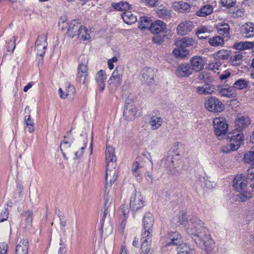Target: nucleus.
<instances>
[{
  "label": "nucleus",
  "instance_id": "obj_1",
  "mask_svg": "<svg viewBox=\"0 0 254 254\" xmlns=\"http://www.w3.org/2000/svg\"><path fill=\"white\" fill-rule=\"evenodd\" d=\"M187 233L197 242V239L207 232L208 229L203 226V223L197 217H191L186 225Z\"/></svg>",
  "mask_w": 254,
  "mask_h": 254
},
{
  "label": "nucleus",
  "instance_id": "obj_2",
  "mask_svg": "<svg viewBox=\"0 0 254 254\" xmlns=\"http://www.w3.org/2000/svg\"><path fill=\"white\" fill-rule=\"evenodd\" d=\"M180 155L179 153L174 155H168L165 162V167L169 174H176L179 172L178 168L180 167L181 161L179 159Z\"/></svg>",
  "mask_w": 254,
  "mask_h": 254
},
{
  "label": "nucleus",
  "instance_id": "obj_3",
  "mask_svg": "<svg viewBox=\"0 0 254 254\" xmlns=\"http://www.w3.org/2000/svg\"><path fill=\"white\" fill-rule=\"evenodd\" d=\"M205 107L209 112L214 113H220L225 109V106L221 101L213 96L209 97L205 101Z\"/></svg>",
  "mask_w": 254,
  "mask_h": 254
},
{
  "label": "nucleus",
  "instance_id": "obj_4",
  "mask_svg": "<svg viewBox=\"0 0 254 254\" xmlns=\"http://www.w3.org/2000/svg\"><path fill=\"white\" fill-rule=\"evenodd\" d=\"M129 206L132 211L140 210L145 206V199L139 192L135 191L130 198Z\"/></svg>",
  "mask_w": 254,
  "mask_h": 254
},
{
  "label": "nucleus",
  "instance_id": "obj_5",
  "mask_svg": "<svg viewBox=\"0 0 254 254\" xmlns=\"http://www.w3.org/2000/svg\"><path fill=\"white\" fill-rule=\"evenodd\" d=\"M147 159L145 156H139L137 157L133 163L131 167L132 175L137 179H140V175L143 172V168L145 166Z\"/></svg>",
  "mask_w": 254,
  "mask_h": 254
},
{
  "label": "nucleus",
  "instance_id": "obj_6",
  "mask_svg": "<svg viewBox=\"0 0 254 254\" xmlns=\"http://www.w3.org/2000/svg\"><path fill=\"white\" fill-rule=\"evenodd\" d=\"M137 110L133 100L129 96L126 101V109L124 112L125 119L128 121L133 120L136 116Z\"/></svg>",
  "mask_w": 254,
  "mask_h": 254
},
{
  "label": "nucleus",
  "instance_id": "obj_7",
  "mask_svg": "<svg viewBox=\"0 0 254 254\" xmlns=\"http://www.w3.org/2000/svg\"><path fill=\"white\" fill-rule=\"evenodd\" d=\"M213 123L214 131L217 136H221L226 133L228 125L223 118H216L214 119Z\"/></svg>",
  "mask_w": 254,
  "mask_h": 254
},
{
  "label": "nucleus",
  "instance_id": "obj_8",
  "mask_svg": "<svg viewBox=\"0 0 254 254\" xmlns=\"http://www.w3.org/2000/svg\"><path fill=\"white\" fill-rule=\"evenodd\" d=\"M88 60L84 57L81 58V63L77 68V77L80 82L84 83L88 75Z\"/></svg>",
  "mask_w": 254,
  "mask_h": 254
},
{
  "label": "nucleus",
  "instance_id": "obj_9",
  "mask_svg": "<svg viewBox=\"0 0 254 254\" xmlns=\"http://www.w3.org/2000/svg\"><path fill=\"white\" fill-rule=\"evenodd\" d=\"M124 71V67L123 66L119 65L117 66L109 78L110 84H113L116 86H119L122 81Z\"/></svg>",
  "mask_w": 254,
  "mask_h": 254
},
{
  "label": "nucleus",
  "instance_id": "obj_10",
  "mask_svg": "<svg viewBox=\"0 0 254 254\" xmlns=\"http://www.w3.org/2000/svg\"><path fill=\"white\" fill-rule=\"evenodd\" d=\"M196 243H198L199 245L202 244L204 247L206 252H210L214 247L213 240L210 238L209 231L205 233V234L201 235L197 239Z\"/></svg>",
  "mask_w": 254,
  "mask_h": 254
},
{
  "label": "nucleus",
  "instance_id": "obj_11",
  "mask_svg": "<svg viewBox=\"0 0 254 254\" xmlns=\"http://www.w3.org/2000/svg\"><path fill=\"white\" fill-rule=\"evenodd\" d=\"M48 45L47 42V36L42 35L38 37L35 42V50L37 51V55L41 57L44 56Z\"/></svg>",
  "mask_w": 254,
  "mask_h": 254
},
{
  "label": "nucleus",
  "instance_id": "obj_12",
  "mask_svg": "<svg viewBox=\"0 0 254 254\" xmlns=\"http://www.w3.org/2000/svg\"><path fill=\"white\" fill-rule=\"evenodd\" d=\"M193 22L190 20H185L179 23L177 27V33L178 35L184 36L188 34L194 28Z\"/></svg>",
  "mask_w": 254,
  "mask_h": 254
},
{
  "label": "nucleus",
  "instance_id": "obj_13",
  "mask_svg": "<svg viewBox=\"0 0 254 254\" xmlns=\"http://www.w3.org/2000/svg\"><path fill=\"white\" fill-rule=\"evenodd\" d=\"M233 186L237 191L241 192L246 190L247 181L244 176L242 174H238L234 178Z\"/></svg>",
  "mask_w": 254,
  "mask_h": 254
},
{
  "label": "nucleus",
  "instance_id": "obj_14",
  "mask_svg": "<svg viewBox=\"0 0 254 254\" xmlns=\"http://www.w3.org/2000/svg\"><path fill=\"white\" fill-rule=\"evenodd\" d=\"M117 174L116 173V169L115 166L114 168H112V166H110V164L106 165V188L110 187L114 183L117 179Z\"/></svg>",
  "mask_w": 254,
  "mask_h": 254
},
{
  "label": "nucleus",
  "instance_id": "obj_15",
  "mask_svg": "<svg viewBox=\"0 0 254 254\" xmlns=\"http://www.w3.org/2000/svg\"><path fill=\"white\" fill-rule=\"evenodd\" d=\"M190 63L191 64V68L192 70L198 72L204 68L206 61L203 57L195 56L190 59Z\"/></svg>",
  "mask_w": 254,
  "mask_h": 254
},
{
  "label": "nucleus",
  "instance_id": "obj_16",
  "mask_svg": "<svg viewBox=\"0 0 254 254\" xmlns=\"http://www.w3.org/2000/svg\"><path fill=\"white\" fill-rule=\"evenodd\" d=\"M151 32L154 34L167 32V25L163 21L157 20L151 23L150 26Z\"/></svg>",
  "mask_w": 254,
  "mask_h": 254
},
{
  "label": "nucleus",
  "instance_id": "obj_17",
  "mask_svg": "<svg viewBox=\"0 0 254 254\" xmlns=\"http://www.w3.org/2000/svg\"><path fill=\"white\" fill-rule=\"evenodd\" d=\"M241 33L246 38L254 37V23L251 22H246L241 27Z\"/></svg>",
  "mask_w": 254,
  "mask_h": 254
},
{
  "label": "nucleus",
  "instance_id": "obj_18",
  "mask_svg": "<svg viewBox=\"0 0 254 254\" xmlns=\"http://www.w3.org/2000/svg\"><path fill=\"white\" fill-rule=\"evenodd\" d=\"M192 73V69L189 64H181L177 67L175 73L179 77H188Z\"/></svg>",
  "mask_w": 254,
  "mask_h": 254
},
{
  "label": "nucleus",
  "instance_id": "obj_19",
  "mask_svg": "<svg viewBox=\"0 0 254 254\" xmlns=\"http://www.w3.org/2000/svg\"><path fill=\"white\" fill-rule=\"evenodd\" d=\"M230 135L228 137L229 141L232 144L238 146V148L239 149L244 140L242 131L241 130H237Z\"/></svg>",
  "mask_w": 254,
  "mask_h": 254
},
{
  "label": "nucleus",
  "instance_id": "obj_20",
  "mask_svg": "<svg viewBox=\"0 0 254 254\" xmlns=\"http://www.w3.org/2000/svg\"><path fill=\"white\" fill-rule=\"evenodd\" d=\"M217 91L220 96L228 98L235 97L237 94L236 90L232 86L220 87L218 88Z\"/></svg>",
  "mask_w": 254,
  "mask_h": 254
},
{
  "label": "nucleus",
  "instance_id": "obj_21",
  "mask_svg": "<svg viewBox=\"0 0 254 254\" xmlns=\"http://www.w3.org/2000/svg\"><path fill=\"white\" fill-rule=\"evenodd\" d=\"M107 78L106 72L103 70H100L95 75V81L98 85V88L101 91L104 90L105 86V81Z\"/></svg>",
  "mask_w": 254,
  "mask_h": 254
},
{
  "label": "nucleus",
  "instance_id": "obj_22",
  "mask_svg": "<svg viewBox=\"0 0 254 254\" xmlns=\"http://www.w3.org/2000/svg\"><path fill=\"white\" fill-rule=\"evenodd\" d=\"M75 92L74 87L70 84H68L64 91H63L61 88L59 89V94L62 99L68 98L70 99H73Z\"/></svg>",
  "mask_w": 254,
  "mask_h": 254
},
{
  "label": "nucleus",
  "instance_id": "obj_23",
  "mask_svg": "<svg viewBox=\"0 0 254 254\" xmlns=\"http://www.w3.org/2000/svg\"><path fill=\"white\" fill-rule=\"evenodd\" d=\"M156 69L151 67H145L142 71V77L144 81L150 84L154 80L155 75Z\"/></svg>",
  "mask_w": 254,
  "mask_h": 254
},
{
  "label": "nucleus",
  "instance_id": "obj_24",
  "mask_svg": "<svg viewBox=\"0 0 254 254\" xmlns=\"http://www.w3.org/2000/svg\"><path fill=\"white\" fill-rule=\"evenodd\" d=\"M169 241L166 244L167 246L182 245V238L180 234L178 232H172L168 234Z\"/></svg>",
  "mask_w": 254,
  "mask_h": 254
},
{
  "label": "nucleus",
  "instance_id": "obj_25",
  "mask_svg": "<svg viewBox=\"0 0 254 254\" xmlns=\"http://www.w3.org/2000/svg\"><path fill=\"white\" fill-rule=\"evenodd\" d=\"M106 162L107 165L110 164L112 168L115 166L116 157L114 154V149L112 146L107 145L106 150Z\"/></svg>",
  "mask_w": 254,
  "mask_h": 254
},
{
  "label": "nucleus",
  "instance_id": "obj_26",
  "mask_svg": "<svg viewBox=\"0 0 254 254\" xmlns=\"http://www.w3.org/2000/svg\"><path fill=\"white\" fill-rule=\"evenodd\" d=\"M29 242L27 239L20 240L16 247L15 254H28Z\"/></svg>",
  "mask_w": 254,
  "mask_h": 254
},
{
  "label": "nucleus",
  "instance_id": "obj_27",
  "mask_svg": "<svg viewBox=\"0 0 254 254\" xmlns=\"http://www.w3.org/2000/svg\"><path fill=\"white\" fill-rule=\"evenodd\" d=\"M87 143V140L86 138H85L83 140V143L78 142L74 146V150L79 149L78 150H75L74 152V156L73 159H76L80 158L83 152L84 149L86 147Z\"/></svg>",
  "mask_w": 254,
  "mask_h": 254
},
{
  "label": "nucleus",
  "instance_id": "obj_28",
  "mask_svg": "<svg viewBox=\"0 0 254 254\" xmlns=\"http://www.w3.org/2000/svg\"><path fill=\"white\" fill-rule=\"evenodd\" d=\"M172 7L174 10L181 12H189L190 10V5L184 1H175L172 4Z\"/></svg>",
  "mask_w": 254,
  "mask_h": 254
},
{
  "label": "nucleus",
  "instance_id": "obj_29",
  "mask_svg": "<svg viewBox=\"0 0 254 254\" xmlns=\"http://www.w3.org/2000/svg\"><path fill=\"white\" fill-rule=\"evenodd\" d=\"M213 11V7L212 5L206 4L202 6L196 12V15L199 17H206L211 14Z\"/></svg>",
  "mask_w": 254,
  "mask_h": 254
},
{
  "label": "nucleus",
  "instance_id": "obj_30",
  "mask_svg": "<svg viewBox=\"0 0 254 254\" xmlns=\"http://www.w3.org/2000/svg\"><path fill=\"white\" fill-rule=\"evenodd\" d=\"M60 148L64 157L66 159H67V158H66L65 157L66 154L68 155L72 154L73 149L70 148V143L65 140V138L61 143Z\"/></svg>",
  "mask_w": 254,
  "mask_h": 254
},
{
  "label": "nucleus",
  "instance_id": "obj_31",
  "mask_svg": "<svg viewBox=\"0 0 254 254\" xmlns=\"http://www.w3.org/2000/svg\"><path fill=\"white\" fill-rule=\"evenodd\" d=\"M163 124V119L159 116H154L150 118L149 125L152 130L160 128Z\"/></svg>",
  "mask_w": 254,
  "mask_h": 254
},
{
  "label": "nucleus",
  "instance_id": "obj_32",
  "mask_svg": "<svg viewBox=\"0 0 254 254\" xmlns=\"http://www.w3.org/2000/svg\"><path fill=\"white\" fill-rule=\"evenodd\" d=\"M196 44V42L194 39L188 37H184L177 42V46L182 48L192 46Z\"/></svg>",
  "mask_w": 254,
  "mask_h": 254
},
{
  "label": "nucleus",
  "instance_id": "obj_33",
  "mask_svg": "<svg viewBox=\"0 0 254 254\" xmlns=\"http://www.w3.org/2000/svg\"><path fill=\"white\" fill-rule=\"evenodd\" d=\"M121 17L124 21L129 25L134 23L137 21V17L131 11L127 10L123 13Z\"/></svg>",
  "mask_w": 254,
  "mask_h": 254
},
{
  "label": "nucleus",
  "instance_id": "obj_34",
  "mask_svg": "<svg viewBox=\"0 0 254 254\" xmlns=\"http://www.w3.org/2000/svg\"><path fill=\"white\" fill-rule=\"evenodd\" d=\"M79 23L78 20L74 19L70 21L67 29V34L72 37L77 35V29L79 27Z\"/></svg>",
  "mask_w": 254,
  "mask_h": 254
},
{
  "label": "nucleus",
  "instance_id": "obj_35",
  "mask_svg": "<svg viewBox=\"0 0 254 254\" xmlns=\"http://www.w3.org/2000/svg\"><path fill=\"white\" fill-rule=\"evenodd\" d=\"M216 28L217 32L222 35L228 37L229 34L230 27L226 23H219L216 25Z\"/></svg>",
  "mask_w": 254,
  "mask_h": 254
},
{
  "label": "nucleus",
  "instance_id": "obj_36",
  "mask_svg": "<svg viewBox=\"0 0 254 254\" xmlns=\"http://www.w3.org/2000/svg\"><path fill=\"white\" fill-rule=\"evenodd\" d=\"M189 220V219H188V218L187 217L186 214L183 212L179 213L174 218V223L176 225H184L185 228L187 223L188 222Z\"/></svg>",
  "mask_w": 254,
  "mask_h": 254
},
{
  "label": "nucleus",
  "instance_id": "obj_37",
  "mask_svg": "<svg viewBox=\"0 0 254 254\" xmlns=\"http://www.w3.org/2000/svg\"><path fill=\"white\" fill-rule=\"evenodd\" d=\"M112 203V198L111 197V196H109L108 195V193H107V194L104 197V214L103 216V218L102 219L101 223V231H103L104 229V225H103V218L106 217V215L107 213V210L109 208V207L110 206V205Z\"/></svg>",
  "mask_w": 254,
  "mask_h": 254
},
{
  "label": "nucleus",
  "instance_id": "obj_38",
  "mask_svg": "<svg viewBox=\"0 0 254 254\" xmlns=\"http://www.w3.org/2000/svg\"><path fill=\"white\" fill-rule=\"evenodd\" d=\"M243 159L245 163L254 165V147L244 154Z\"/></svg>",
  "mask_w": 254,
  "mask_h": 254
},
{
  "label": "nucleus",
  "instance_id": "obj_39",
  "mask_svg": "<svg viewBox=\"0 0 254 254\" xmlns=\"http://www.w3.org/2000/svg\"><path fill=\"white\" fill-rule=\"evenodd\" d=\"M144 229H152L154 224L153 216L150 213H147L143 218Z\"/></svg>",
  "mask_w": 254,
  "mask_h": 254
},
{
  "label": "nucleus",
  "instance_id": "obj_40",
  "mask_svg": "<svg viewBox=\"0 0 254 254\" xmlns=\"http://www.w3.org/2000/svg\"><path fill=\"white\" fill-rule=\"evenodd\" d=\"M236 125L241 130V129L246 127L250 125L249 118L246 116H241L239 117L236 122Z\"/></svg>",
  "mask_w": 254,
  "mask_h": 254
},
{
  "label": "nucleus",
  "instance_id": "obj_41",
  "mask_svg": "<svg viewBox=\"0 0 254 254\" xmlns=\"http://www.w3.org/2000/svg\"><path fill=\"white\" fill-rule=\"evenodd\" d=\"M79 38L86 40L90 39V31L88 30L85 27L81 26L79 27L77 31Z\"/></svg>",
  "mask_w": 254,
  "mask_h": 254
},
{
  "label": "nucleus",
  "instance_id": "obj_42",
  "mask_svg": "<svg viewBox=\"0 0 254 254\" xmlns=\"http://www.w3.org/2000/svg\"><path fill=\"white\" fill-rule=\"evenodd\" d=\"M197 92L199 94H210L214 92L213 87L208 84H205L203 86L197 87Z\"/></svg>",
  "mask_w": 254,
  "mask_h": 254
},
{
  "label": "nucleus",
  "instance_id": "obj_43",
  "mask_svg": "<svg viewBox=\"0 0 254 254\" xmlns=\"http://www.w3.org/2000/svg\"><path fill=\"white\" fill-rule=\"evenodd\" d=\"M178 254H196L195 251L185 244L180 245L177 248Z\"/></svg>",
  "mask_w": 254,
  "mask_h": 254
},
{
  "label": "nucleus",
  "instance_id": "obj_44",
  "mask_svg": "<svg viewBox=\"0 0 254 254\" xmlns=\"http://www.w3.org/2000/svg\"><path fill=\"white\" fill-rule=\"evenodd\" d=\"M230 51L227 50L222 49L213 54L214 59L217 60L227 59L230 55Z\"/></svg>",
  "mask_w": 254,
  "mask_h": 254
},
{
  "label": "nucleus",
  "instance_id": "obj_45",
  "mask_svg": "<svg viewBox=\"0 0 254 254\" xmlns=\"http://www.w3.org/2000/svg\"><path fill=\"white\" fill-rule=\"evenodd\" d=\"M243 55L241 54H235L231 56L229 63L232 65L237 66L242 63Z\"/></svg>",
  "mask_w": 254,
  "mask_h": 254
},
{
  "label": "nucleus",
  "instance_id": "obj_46",
  "mask_svg": "<svg viewBox=\"0 0 254 254\" xmlns=\"http://www.w3.org/2000/svg\"><path fill=\"white\" fill-rule=\"evenodd\" d=\"M208 42L211 46L217 47L222 45L224 41L221 36H217L209 38Z\"/></svg>",
  "mask_w": 254,
  "mask_h": 254
},
{
  "label": "nucleus",
  "instance_id": "obj_47",
  "mask_svg": "<svg viewBox=\"0 0 254 254\" xmlns=\"http://www.w3.org/2000/svg\"><path fill=\"white\" fill-rule=\"evenodd\" d=\"M156 13L158 17L164 19H169L171 17V11L165 8L157 9Z\"/></svg>",
  "mask_w": 254,
  "mask_h": 254
},
{
  "label": "nucleus",
  "instance_id": "obj_48",
  "mask_svg": "<svg viewBox=\"0 0 254 254\" xmlns=\"http://www.w3.org/2000/svg\"><path fill=\"white\" fill-rule=\"evenodd\" d=\"M114 8L119 11H127L131 8V5L126 1H120L113 4Z\"/></svg>",
  "mask_w": 254,
  "mask_h": 254
},
{
  "label": "nucleus",
  "instance_id": "obj_49",
  "mask_svg": "<svg viewBox=\"0 0 254 254\" xmlns=\"http://www.w3.org/2000/svg\"><path fill=\"white\" fill-rule=\"evenodd\" d=\"M144 231L141 234L142 242L150 243L152 238V229H144Z\"/></svg>",
  "mask_w": 254,
  "mask_h": 254
},
{
  "label": "nucleus",
  "instance_id": "obj_50",
  "mask_svg": "<svg viewBox=\"0 0 254 254\" xmlns=\"http://www.w3.org/2000/svg\"><path fill=\"white\" fill-rule=\"evenodd\" d=\"M150 22L151 19L150 18L145 16L141 17L139 21V28L143 30L150 27L151 24Z\"/></svg>",
  "mask_w": 254,
  "mask_h": 254
},
{
  "label": "nucleus",
  "instance_id": "obj_51",
  "mask_svg": "<svg viewBox=\"0 0 254 254\" xmlns=\"http://www.w3.org/2000/svg\"><path fill=\"white\" fill-rule=\"evenodd\" d=\"M249 82L244 79H239L237 80L234 83L233 87L234 89L242 90L247 87Z\"/></svg>",
  "mask_w": 254,
  "mask_h": 254
},
{
  "label": "nucleus",
  "instance_id": "obj_52",
  "mask_svg": "<svg viewBox=\"0 0 254 254\" xmlns=\"http://www.w3.org/2000/svg\"><path fill=\"white\" fill-rule=\"evenodd\" d=\"M198 78L199 80H201L204 82H211L212 80L211 73L206 71H203L199 73L198 76Z\"/></svg>",
  "mask_w": 254,
  "mask_h": 254
},
{
  "label": "nucleus",
  "instance_id": "obj_53",
  "mask_svg": "<svg viewBox=\"0 0 254 254\" xmlns=\"http://www.w3.org/2000/svg\"><path fill=\"white\" fill-rule=\"evenodd\" d=\"M238 149V146L234 145V144H232L230 142L222 147L221 151L224 153H229L232 151H236Z\"/></svg>",
  "mask_w": 254,
  "mask_h": 254
},
{
  "label": "nucleus",
  "instance_id": "obj_54",
  "mask_svg": "<svg viewBox=\"0 0 254 254\" xmlns=\"http://www.w3.org/2000/svg\"><path fill=\"white\" fill-rule=\"evenodd\" d=\"M240 192L241 193L239 195V198L241 202L246 201L252 197V193L250 191L245 190Z\"/></svg>",
  "mask_w": 254,
  "mask_h": 254
},
{
  "label": "nucleus",
  "instance_id": "obj_55",
  "mask_svg": "<svg viewBox=\"0 0 254 254\" xmlns=\"http://www.w3.org/2000/svg\"><path fill=\"white\" fill-rule=\"evenodd\" d=\"M210 32L211 30L210 27L208 26L201 25L196 29L195 34L196 35H198V34L209 33Z\"/></svg>",
  "mask_w": 254,
  "mask_h": 254
},
{
  "label": "nucleus",
  "instance_id": "obj_56",
  "mask_svg": "<svg viewBox=\"0 0 254 254\" xmlns=\"http://www.w3.org/2000/svg\"><path fill=\"white\" fill-rule=\"evenodd\" d=\"M150 246V243L142 242L140 254H152Z\"/></svg>",
  "mask_w": 254,
  "mask_h": 254
},
{
  "label": "nucleus",
  "instance_id": "obj_57",
  "mask_svg": "<svg viewBox=\"0 0 254 254\" xmlns=\"http://www.w3.org/2000/svg\"><path fill=\"white\" fill-rule=\"evenodd\" d=\"M222 6L230 8L235 6L236 0H221Z\"/></svg>",
  "mask_w": 254,
  "mask_h": 254
},
{
  "label": "nucleus",
  "instance_id": "obj_58",
  "mask_svg": "<svg viewBox=\"0 0 254 254\" xmlns=\"http://www.w3.org/2000/svg\"><path fill=\"white\" fill-rule=\"evenodd\" d=\"M15 37H13L8 43L7 45V50L8 52H12L14 50L15 48Z\"/></svg>",
  "mask_w": 254,
  "mask_h": 254
},
{
  "label": "nucleus",
  "instance_id": "obj_59",
  "mask_svg": "<svg viewBox=\"0 0 254 254\" xmlns=\"http://www.w3.org/2000/svg\"><path fill=\"white\" fill-rule=\"evenodd\" d=\"M129 212V209L125 205L122 206L119 210V213L120 215L122 214L124 215L125 219L127 218Z\"/></svg>",
  "mask_w": 254,
  "mask_h": 254
},
{
  "label": "nucleus",
  "instance_id": "obj_60",
  "mask_svg": "<svg viewBox=\"0 0 254 254\" xmlns=\"http://www.w3.org/2000/svg\"><path fill=\"white\" fill-rule=\"evenodd\" d=\"M8 217V211L7 209H3L0 214V222L7 220Z\"/></svg>",
  "mask_w": 254,
  "mask_h": 254
},
{
  "label": "nucleus",
  "instance_id": "obj_61",
  "mask_svg": "<svg viewBox=\"0 0 254 254\" xmlns=\"http://www.w3.org/2000/svg\"><path fill=\"white\" fill-rule=\"evenodd\" d=\"M231 75V72L229 70H225L219 75V79L221 81H225Z\"/></svg>",
  "mask_w": 254,
  "mask_h": 254
},
{
  "label": "nucleus",
  "instance_id": "obj_62",
  "mask_svg": "<svg viewBox=\"0 0 254 254\" xmlns=\"http://www.w3.org/2000/svg\"><path fill=\"white\" fill-rule=\"evenodd\" d=\"M141 1L146 5L154 7L156 5L158 0H141Z\"/></svg>",
  "mask_w": 254,
  "mask_h": 254
},
{
  "label": "nucleus",
  "instance_id": "obj_63",
  "mask_svg": "<svg viewBox=\"0 0 254 254\" xmlns=\"http://www.w3.org/2000/svg\"><path fill=\"white\" fill-rule=\"evenodd\" d=\"M221 64L219 62H216L212 63L208 65V68L211 70L218 69L219 67L221 66Z\"/></svg>",
  "mask_w": 254,
  "mask_h": 254
},
{
  "label": "nucleus",
  "instance_id": "obj_64",
  "mask_svg": "<svg viewBox=\"0 0 254 254\" xmlns=\"http://www.w3.org/2000/svg\"><path fill=\"white\" fill-rule=\"evenodd\" d=\"M247 178L249 180L254 178V167L249 168L247 171Z\"/></svg>",
  "mask_w": 254,
  "mask_h": 254
}]
</instances>
